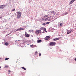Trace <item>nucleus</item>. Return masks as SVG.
I'll return each mask as SVG.
<instances>
[{"instance_id": "obj_1", "label": "nucleus", "mask_w": 76, "mask_h": 76, "mask_svg": "<svg viewBox=\"0 0 76 76\" xmlns=\"http://www.w3.org/2000/svg\"><path fill=\"white\" fill-rule=\"evenodd\" d=\"M21 16V12H17V18H20Z\"/></svg>"}, {"instance_id": "obj_2", "label": "nucleus", "mask_w": 76, "mask_h": 76, "mask_svg": "<svg viewBox=\"0 0 76 76\" xmlns=\"http://www.w3.org/2000/svg\"><path fill=\"white\" fill-rule=\"evenodd\" d=\"M41 31L40 30H36L35 31V34L36 35H38L39 34H40L41 33Z\"/></svg>"}, {"instance_id": "obj_3", "label": "nucleus", "mask_w": 76, "mask_h": 76, "mask_svg": "<svg viewBox=\"0 0 76 76\" xmlns=\"http://www.w3.org/2000/svg\"><path fill=\"white\" fill-rule=\"evenodd\" d=\"M56 44V43L55 42H51L50 43L49 45L50 46H54V45H55Z\"/></svg>"}, {"instance_id": "obj_4", "label": "nucleus", "mask_w": 76, "mask_h": 76, "mask_svg": "<svg viewBox=\"0 0 76 76\" xmlns=\"http://www.w3.org/2000/svg\"><path fill=\"white\" fill-rule=\"evenodd\" d=\"M52 16H50V17H48L47 18L45 19V20L47 21L48 20V21H51V17H52Z\"/></svg>"}, {"instance_id": "obj_5", "label": "nucleus", "mask_w": 76, "mask_h": 76, "mask_svg": "<svg viewBox=\"0 0 76 76\" xmlns=\"http://www.w3.org/2000/svg\"><path fill=\"white\" fill-rule=\"evenodd\" d=\"M40 29V30H42L43 31H45L46 32H47V31H46V28H45L41 27Z\"/></svg>"}, {"instance_id": "obj_6", "label": "nucleus", "mask_w": 76, "mask_h": 76, "mask_svg": "<svg viewBox=\"0 0 76 76\" xmlns=\"http://www.w3.org/2000/svg\"><path fill=\"white\" fill-rule=\"evenodd\" d=\"M50 37L49 36H46L45 38V40H48V39H50Z\"/></svg>"}, {"instance_id": "obj_7", "label": "nucleus", "mask_w": 76, "mask_h": 76, "mask_svg": "<svg viewBox=\"0 0 76 76\" xmlns=\"http://www.w3.org/2000/svg\"><path fill=\"white\" fill-rule=\"evenodd\" d=\"M25 35L26 37H30V36L26 32H25Z\"/></svg>"}, {"instance_id": "obj_8", "label": "nucleus", "mask_w": 76, "mask_h": 76, "mask_svg": "<svg viewBox=\"0 0 76 76\" xmlns=\"http://www.w3.org/2000/svg\"><path fill=\"white\" fill-rule=\"evenodd\" d=\"M48 16L49 15H45V16H44L42 18V20H44L45 18H47V17H48Z\"/></svg>"}, {"instance_id": "obj_9", "label": "nucleus", "mask_w": 76, "mask_h": 76, "mask_svg": "<svg viewBox=\"0 0 76 76\" xmlns=\"http://www.w3.org/2000/svg\"><path fill=\"white\" fill-rule=\"evenodd\" d=\"M53 41H57L58 40H59V38H56L54 39H53Z\"/></svg>"}, {"instance_id": "obj_10", "label": "nucleus", "mask_w": 76, "mask_h": 76, "mask_svg": "<svg viewBox=\"0 0 76 76\" xmlns=\"http://www.w3.org/2000/svg\"><path fill=\"white\" fill-rule=\"evenodd\" d=\"M76 1V0H72L70 2V4H72V3H73L74 1Z\"/></svg>"}, {"instance_id": "obj_11", "label": "nucleus", "mask_w": 76, "mask_h": 76, "mask_svg": "<svg viewBox=\"0 0 76 76\" xmlns=\"http://www.w3.org/2000/svg\"><path fill=\"white\" fill-rule=\"evenodd\" d=\"M4 5H1L0 6V9H3V8H4Z\"/></svg>"}, {"instance_id": "obj_12", "label": "nucleus", "mask_w": 76, "mask_h": 76, "mask_svg": "<svg viewBox=\"0 0 76 76\" xmlns=\"http://www.w3.org/2000/svg\"><path fill=\"white\" fill-rule=\"evenodd\" d=\"M37 43H39L40 42H41V40H37Z\"/></svg>"}, {"instance_id": "obj_13", "label": "nucleus", "mask_w": 76, "mask_h": 76, "mask_svg": "<svg viewBox=\"0 0 76 76\" xmlns=\"http://www.w3.org/2000/svg\"><path fill=\"white\" fill-rule=\"evenodd\" d=\"M24 29L23 28H18V31H22V30H23Z\"/></svg>"}, {"instance_id": "obj_14", "label": "nucleus", "mask_w": 76, "mask_h": 76, "mask_svg": "<svg viewBox=\"0 0 76 76\" xmlns=\"http://www.w3.org/2000/svg\"><path fill=\"white\" fill-rule=\"evenodd\" d=\"M70 33H71L70 32V31L69 30L67 31V34H70Z\"/></svg>"}, {"instance_id": "obj_15", "label": "nucleus", "mask_w": 76, "mask_h": 76, "mask_svg": "<svg viewBox=\"0 0 76 76\" xmlns=\"http://www.w3.org/2000/svg\"><path fill=\"white\" fill-rule=\"evenodd\" d=\"M34 32V30H30L29 31V32Z\"/></svg>"}, {"instance_id": "obj_16", "label": "nucleus", "mask_w": 76, "mask_h": 76, "mask_svg": "<svg viewBox=\"0 0 76 76\" xmlns=\"http://www.w3.org/2000/svg\"><path fill=\"white\" fill-rule=\"evenodd\" d=\"M21 68L22 69H23V70H26V68H25V67H22Z\"/></svg>"}, {"instance_id": "obj_17", "label": "nucleus", "mask_w": 76, "mask_h": 76, "mask_svg": "<svg viewBox=\"0 0 76 76\" xmlns=\"http://www.w3.org/2000/svg\"><path fill=\"white\" fill-rule=\"evenodd\" d=\"M5 45H9V44H8L7 42H6L5 43Z\"/></svg>"}, {"instance_id": "obj_18", "label": "nucleus", "mask_w": 76, "mask_h": 76, "mask_svg": "<svg viewBox=\"0 0 76 76\" xmlns=\"http://www.w3.org/2000/svg\"><path fill=\"white\" fill-rule=\"evenodd\" d=\"M37 54H38V52H37V51H36V52H35V54L36 55H37Z\"/></svg>"}, {"instance_id": "obj_19", "label": "nucleus", "mask_w": 76, "mask_h": 76, "mask_svg": "<svg viewBox=\"0 0 76 76\" xmlns=\"http://www.w3.org/2000/svg\"><path fill=\"white\" fill-rule=\"evenodd\" d=\"M9 58H7L5 59V60H9Z\"/></svg>"}, {"instance_id": "obj_20", "label": "nucleus", "mask_w": 76, "mask_h": 76, "mask_svg": "<svg viewBox=\"0 0 76 76\" xmlns=\"http://www.w3.org/2000/svg\"><path fill=\"white\" fill-rule=\"evenodd\" d=\"M7 67H8V66H7V65H6L5 66V67H4V68H5V69H6V68H7Z\"/></svg>"}, {"instance_id": "obj_21", "label": "nucleus", "mask_w": 76, "mask_h": 76, "mask_svg": "<svg viewBox=\"0 0 76 76\" xmlns=\"http://www.w3.org/2000/svg\"><path fill=\"white\" fill-rule=\"evenodd\" d=\"M73 31H74V30H71L70 31V32H71H71H73Z\"/></svg>"}, {"instance_id": "obj_22", "label": "nucleus", "mask_w": 76, "mask_h": 76, "mask_svg": "<svg viewBox=\"0 0 76 76\" xmlns=\"http://www.w3.org/2000/svg\"><path fill=\"white\" fill-rule=\"evenodd\" d=\"M54 12V11H51V13H53Z\"/></svg>"}, {"instance_id": "obj_23", "label": "nucleus", "mask_w": 76, "mask_h": 76, "mask_svg": "<svg viewBox=\"0 0 76 76\" xmlns=\"http://www.w3.org/2000/svg\"><path fill=\"white\" fill-rule=\"evenodd\" d=\"M45 25H46V24H45V23H44L42 24V25H43V26H45Z\"/></svg>"}, {"instance_id": "obj_24", "label": "nucleus", "mask_w": 76, "mask_h": 76, "mask_svg": "<svg viewBox=\"0 0 76 76\" xmlns=\"http://www.w3.org/2000/svg\"><path fill=\"white\" fill-rule=\"evenodd\" d=\"M67 14H68V12H66L65 13H64V15H67Z\"/></svg>"}, {"instance_id": "obj_25", "label": "nucleus", "mask_w": 76, "mask_h": 76, "mask_svg": "<svg viewBox=\"0 0 76 76\" xmlns=\"http://www.w3.org/2000/svg\"><path fill=\"white\" fill-rule=\"evenodd\" d=\"M15 9H13L12 10V12H13V11H15Z\"/></svg>"}, {"instance_id": "obj_26", "label": "nucleus", "mask_w": 76, "mask_h": 76, "mask_svg": "<svg viewBox=\"0 0 76 76\" xmlns=\"http://www.w3.org/2000/svg\"><path fill=\"white\" fill-rule=\"evenodd\" d=\"M62 25H63V24L62 23H61L60 24V26H61Z\"/></svg>"}, {"instance_id": "obj_27", "label": "nucleus", "mask_w": 76, "mask_h": 76, "mask_svg": "<svg viewBox=\"0 0 76 76\" xmlns=\"http://www.w3.org/2000/svg\"><path fill=\"white\" fill-rule=\"evenodd\" d=\"M46 23V24H49L50 23V22H47Z\"/></svg>"}, {"instance_id": "obj_28", "label": "nucleus", "mask_w": 76, "mask_h": 76, "mask_svg": "<svg viewBox=\"0 0 76 76\" xmlns=\"http://www.w3.org/2000/svg\"><path fill=\"white\" fill-rule=\"evenodd\" d=\"M31 45V47H33V46H34V45Z\"/></svg>"}, {"instance_id": "obj_29", "label": "nucleus", "mask_w": 76, "mask_h": 76, "mask_svg": "<svg viewBox=\"0 0 76 76\" xmlns=\"http://www.w3.org/2000/svg\"><path fill=\"white\" fill-rule=\"evenodd\" d=\"M19 31V29H17V30H16L15 31V32H16V31Z\"/></svg>"}, {"instance_id": "obj_30", "label": "nucleus", "mask_w": 76, "mask_h": 76, "mask_svg": "<svg viewBox=\"0 0 76 76\" xmlns=\"http://www.w3.org/2000/svg\"><path fill=\"white\" fill-rule=\"evenodd\" d=\"M8 72L9 73H10L11 71H10V70H9Z\"/></svg>"}, {"instance_id": "obj_31", "label": "nucleus", "mask_w": 76, "mask_h": 76, "mask_svg": "<svg viewBox=\"0 0 76 76\" xmlns=\"http://www.w3.org/2000/svg\"><path fill=\"white\" fill-rule=\"evenodd\" d=\"M39 56H41V53H39Z\"/></svg>"}, {"instance_id": "obj_32", "label": "nucleus", "mask_w": 76, "mask_h": 76, "mask_svg": "<svg viewBox=\"0 0 76 76\" xmlns=\"http://www.w3.org/2000/svg\"><path fill=\"white\" fill-rule=\"evenodd\" d=\"M75 61H76V58H75Z\"/></svg>"}, {"instance_id": "obj_33", "label": "nucleus", "mask_w": 76, "mask_h": 76, "mask_svg": "<svg viewBox=\"0 0 76 76\" xmlns=\"http://www.w3.org/2000/svg\"><path fill=\"white\" fill-rule=\"evenodd\" d=\"M2 18V17H0V18Z\"/></svg>"}, {"instance_id": "obj_34", "label": "nucleus", "mask_w": 76, "mask_h": 76, "mask_svg": "<svg viewBox=\"0 0 76 76\" xmlns=\"http://www.w3.org/2000/svg\"><path fill=\"white\" fill-rule=\"evenodd\" d=\"M0 69H1V66H0Z\"/></svg>"}, {"instance_id": "obj_35", "label": "nucleus", "mask_w": 76, "mask_h": 76, "mask_svg": "<svg viewBox=\"0 0 76 76\" xmlns=\"http://www.w3.org/2000/svg\"><path fill=\"white\" fill-rule=\"evenodd\" d=\"M1 59V58H0V60Z\"/></svg>"}]
</instances>
